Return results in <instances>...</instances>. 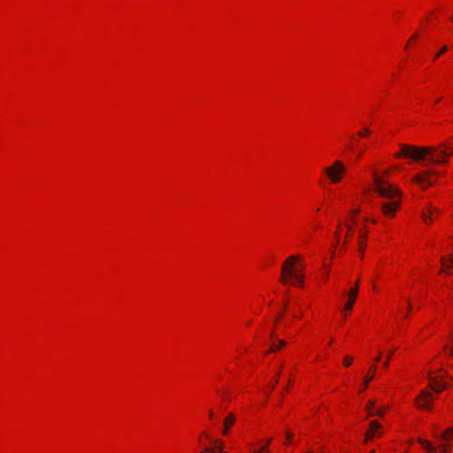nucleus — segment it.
<instances>
[{
    "label": "nucleus",
    "instance_id": "1",
    "mask_svg": "<svg viewBox=\"0 0 453 453\" xmlns=\"http://www.w3.org/2000/svg\"><path fill=\"white\" fill-rule=\"evenodd\" d=\"M453 153V148L445 144L439 146H414L410 144H400V151L395 154L397 158H411L417 162L428 164H444Z\"/></svg>",
    "mask_w": 453,
    "mask_h": 453
},
{
    "label": "nucleus",
    "instance_id": "2",
    "mask_svg": "<svg viewBox=\"0 0 453 453\" xmlns=\"http://www.w3.org/2000/svg\"><path fill=\"white\" fill-rule=\"evenodd\" d=\"M373 190L381 197L388 199L380 203V210L387 218H393L400 206L401 192L399 189L372 172Z\"/></svg>",
    "mask_w": 453,
    "mask_h": 453
},
{
    "label": "nucleus",
    "instance_id": "3",
    "mask_svg": "<svg viewBox=\"0 0 453 453\" xmlns=\"http://www.w3.org/2000/svg\"><path fill=\"white\" fill-rule=\"evenodd\" d=\"M299 257L297 256L289 257L282 265L281 269V281L283 283H288V277L293 278L298 285H302V281L303 280V275L297 273V267L295 266V263L297 262Z\"/></svg>",
    "mask_w": 453,
    "mask_h": 453
},
{
    "label": "nucleus",
    "instance_id": "4",
    "mask_svg": "<svg viewBox=\"0 0 453 453\" xmlns=\"http://www.w3.org/2000/svg\"><path fill=\"white\" fill-rule=\"evenodd\" d=\"M346 168L342 161H334V164L324 169L326 177L333 183H337L342 178Z\"/></svg>",
    "mask_w": 453,
    "mask_h": 453
},
{
    "label": "nucleus",
    "instance_id": "5",
    "mask_svg": "<svg viewBox=\"0 0 453 453\" xmlns=\"http://www.w3.org/2000/svg\"><path fill=\"white\" fill-rule=\"evenodd\" d=\"M435 437L441 441L440 446L442 453H448L450 450V446L447 443L449 441L453 440V427H449L439 434H435Z\"/></svg>",
    "mask_w": 453,
    "mask_h": 453
},
{
    "label": "nucleus",
    "instance_id": "6",
    "mask_svg": "<svg viewBox=\"0 0 453 453\" xmlns=\"http://www.w3.org/2000/svg\"><path fill=\"white\" fill-rule=\"evenodd\" d=\"M433 399L434 396L430 392L422 390L420 395L416 398V402L419 408L430 411L432 409Z\"/></svg>",
    "mask_w": 453,
    "mask_h": 453
},
{
    "label": "nucleus",
    "instance_id": "7",
    "mask_svg": "<svg viewBox=\"0 0 453 453\" xmlns=\"http://www.w3.org/2000/svg\"><path fill=\"white\" fill-rule=\"evenodd\" d=\"M432 171H425L413 177V181L419 185L422 188L432 186L434 182L428 178Z\"/></svg>",
    "mask_w": 453,
    "mask_h": 453
},
{
    "label": "nucleus",
    "instance_id": "8",
    "mask_svg": "<svg viewBox=\"0 0 453 453\" xmlns=\"http://www.w3.org/2000/svg\"><path fill=\"white\" fill-rule=\"evenodd\" d=\"M381 426L376 420H372L369 424V429L365 434V441L367 442L368 440L372 439L374 436H380Z\"/></svg>",
    "mask_w": 453,
    "mask_h": 453
},
{
    "label": "nucleus",
    "instance_id": "9",
    "mask_svg": "<svg viewBox=\"0 0 453 453\" xmlns=\"http://www.w3.org/2000/svg\"><path fill=\"white\" fill-rule=\"evenodd\" d=\"M428 380H429V386H430L431 389L433 391H434L435 393H441L445 388H447V384L439 380V378H437V377L429 376Z\"/></svg>",
    "mask_w": 453,
    "mask_h": 453
},
{
    "label": "nucleus",
    "instance_id": "10",
    "mask_svg": "<svg viewBox=\"0 0 453 453\" xmlns=\"http://www.w3.org/2000/svg\"><path fill=\"white\" fill-rule=\"evenodd\" d=\"M440 209L432 205L427 206L426 211H424L422 218L425 222L429 223L432 220L434 215H439Z\"/></svg>",
    "mask_w": 453,
    "mask_h": 453
},
{
    "label": "nucleus",
    "instance_id": "11",
    "mask_svg": "<svg viewBox=\"0 0 453 453\" xmlns=\"http://www.w3.org/2000/svg\"><path fill=\"white\" fill-rule=\"evenodd\" d=\"M357 293H358V288L357 287H354L353 288H351L349 290V292L348 294L349 300H348L347 303L344 306V310L349 311V310L352 309V307L354 305V303H355V300H356V297L357 296Z\"/></svg>",
    "mask_w": 453,
    "mask_h": 453
},
{
    "label": "nucleus",
    "instance_id": "12",
    "mask_svg": "<svg viewBox=\"0 0 453 453\" xmlns=\"http://www.w3.org/2000/svg\"><path fill=\"white\" fill-rule=\"evenodd\" d=\"M235 421V417L233 413H228V415L224 419V430L223 434H226L229 428L234 425Z\"/></svg>",
    "mask_w": 453,
    "mask_h": 453
},
{
    "label": "nucleus",
    "instance_id": "13",
    "mask_svg": "<svg viewBox=\"0 0 453 453\" xmlns=\"http://www.w3.org/2000/svg\"><path fill=\"white\" fill-rule=\"evenodd\" d=\"M418 442L421 444L423 449H425L429 453H436V449L427 441L423 439H418Z\"/></svg>",
    "mask_w": 453,
    "mask_h": 453
},
{
    "label": "nucleus",
    "instance_id": "14",
    "mask_svg": "<svg viewBox=\"0 0 453 453\" xmlns=\"http://www.w3.org/2000/svg\"><path fill=\"white\" fill-rule=\"evenodd\" d=\"M453 259L452 257L449 258V263L444 259L441 258V272H446L449 268H453L452 265Z\"/></svg>",
    "mask_w": 453,
    "mask_h": 453
},
{
    "label": "nucleus",
    "instance_id": "15",
    "mask_svg": "<svg viewBox=\"0 0 453 453\" xmlns=\"http://www.w3.org/2000/svg\"><path fill=\"white\" fill-rule=\"evenodd\" d=\"M285 345L286 342L284 340H277V344H273V346H272V348L267 351V353L277 351Z\"/></svg>",
    "mask_w": 453,
    "mask_h": 453
},
{
    "label": "nucleus",
    "instance_id": "16",
    "mask_svg": "<svg viewBox=\"0 0 453 453\" xmlns=\"http://www.w3.org/2000/svg\"><path fill=\"white\" fill-rule=\"evenodd\" d=\"M365 409L368 412V417L373 416V410L375 409V402L372 400L368 401L365 405Z\"/></svg>",
    "mask_w": 453,
    "mask_h": 453
},
{
    "label": "nucleus",
    "instance_id": "17",
    "mask_svg": "<svg viewBox=\"0 0 453 453\" xmlns=\"http://www.w3.org/2000/svg\"><path fill=\"white\" fill-rule=\"evenodd\" d=\"M395 349H392L388 351V356H387V359L383 362V367L384 368H388V365H389V360L390 358L392 357L394 352H395Z\"/></svg>",
    "mask_w": 453,
    "mask_h": 453
},
{
    "label": "nucleus",
    "instance_id": "18",
    "mask_svg": "<svg viewBox=\"0 0 453 453\" xmlns=\"http://www.w3.org/2000/svg\"><path fill=\"white\" fill-rule=\"evenodd\" d=\"M386 410L387 409L385 406H381V407L376 409L375 411H373V416L382 417L385 414Z\"/></svg>",
    "mask_w": 453,
    "mask_h": 453
},
{
    "label": "nucleus",
    "instance_id": "19",
    "mask_svg": "<svg viewBox=\"0 0 453 453\" xmlns=\"http://www.w3.org/2000/svg\"><path fill=\"white\" fill-rule=\"evenodd\" d=\"M448 50V47L446 45L442 46L441 50L435 54L434 60L439 58L442 54H444Z\"/></svg>",
    "mask_w": 453,
    "mask_h": 453
},
{
    "label": "nucleus",
    "instance_id": "20",
    "mask_svg": "<svg viewBox=\"0 0 453 453\" xmlns=\"http://www.w3.org/2000/svg\"><path fill=\"white\" fill-rule=\"evenodd\" d=\"M352 361H353V358L351 357H346L344 358L343 364H344L345 366H349V365H351Z\"/></svg>",
    "mask_w": 453,
    "mask_h": 453
},
{
    "label": "nucleus",
    "instance_id": "21",
    "mask_svg": "<svg viewBox=\"0 0 453 453\" xmlns=\"http://www.w3.org/2000/svg\"><path fill=\"white\" fill-rule=\"evenodd\" d=\"M370 130L368 128H364L362 131L358 133L359 136L368 135L370 134Z\"/></svg>",
    "mask_w": 453,
    "mask_h": 453
},
{
    "label": "nucleus",
    "instance_id": "22",
    "mask_svg": "<svg viewBox=\"0 0 453 453\" xmlns=\"http://www.w3.org/2000/svg\"><path fill=\"white\" fill-rule=\"evenodd\" d=\"M268 451H269L268 447H267V446H264V447H262V448L259 449V451H258V452H255V451H254L253 453H266V452H268Z\"/></svg>",
    "mask_w": 453,
    "mask_h": 453
},
{
    "label": "nucleus",
    "instance_id": "23",
    "mask_svg": "<svg viewBox=\"0 0 453 453\" xmlns=\"http://www.w3.org/2000/svg\"><path fill=\"white\" fill-rule=\"evenodd\" d=\"M372 379V376L371 377L366 376L365 378V381H364L365 388H366L368 386V383L371 381Z\"/></svg>",
    "mask_w": 453,
    "mask_h": 453
},
{
    "label": "nucleus",
    "instance_id": "24",
    "mask_svg": "<svg viewBox=\"0 0 453 453\" xmlns=\"http://www.w3.org/2000/svg\"><path fill=\"white\" fill-rule=\"evenodd\" d=\"M444 349H446L448 351V354L450 356V357H453V348H449L448 349L446 346L444 347Z\"/></svg>",
    "mask_w": 453,
    "mask_h": 453
},
{
    "label": "nucleus",
    "instance_id": "25",
    "mask_svg": "<svg viewBox=\"0 0 453 453\" xmlns=\"http://www.w3.org/2000/svg\"><path fill=\"white\" fill-rule=\"evenodd\" d=\"M279 373L277 374L276 376V379H273V381H274L272 385V388H274L275 385L278 383V379H279Z\"/></svg>",
    "mask_w": 453,
    "mask_h": 453
},
{
    "label": "nucleus",
    "instance_id": "26",
    "mask_svg": "<svg viewBox=\"0 0 453 453\" xmlns=\"http://www.w3.org/2000/svg\"><path fill=\"white\" fill-rule=\"evenodd\" d=\"M279 373L277 374L276 376V379H273V381H274L272 385V388H274L275 385L278 383V379H279Z\"/></svg>",
    "mask_w": 453,
    "mask_h": 453
},
{
    "label": "nucleus",
    "instance_id": "27",
    "mask_svg": "<svg viewBox=\"0 0 453 453\" xmlns=\"http://www.w3.org/2000/svg\"><path fill=\"white\" fill-rule=\"evenodd\" d=\"M381 356H382V353H381V351L380 350V351L378 352V355H377L376 358H375V361H376V362H379V361L380 360V358H381Z\"/></svg>",
    "mask_w": 453,
    "mask_h": 453
},
{
    "label": "nucleus",
    "instance_id": "28",
    "mask_svg": "<svg viewBox=\"0 0 453 453\" xmlns=\"http://www.w3.org/2000/svg\"><path fill=\"white\" fill-rule=\"evenodd\" d=\"M286 436H287V438H286V441H286V443H288V442H289V441H290V438H291V434L287 433Z\"/></svg>",
    "mask_w": 453,
    "mask_h": 453
},
{
    "label": "nucleus",
    "instance_id": "29",
    "mask_svg": "<svg viewBox=\"0 0 453 453\" xmlns=\"http://www.w3.org/2000/svg\"><path fill=\"white\" fill-rule=\"evenodd\" d=\"M359 245H360V247H359V250H360V251H361V253L363 254V253H364V246H363L362 242H359Z\"/></svg>",
    "mask_w": 453,
    "mask_h": 453
},
{
    "label": "nucleus",
    "instance_id": "30",
    "mask_svg": "<svg viewBox=\"0 0 453 453\" xmlns=\"http://www.w3.org/2000/svg\"><path fill=\"white\" fill-rule=\"evenodd\" d=\"M363 153H364V150H361L357 155V157L359 158Z\"/></svg>",
    "mask_w": 453,
    "mask_h": 453
},
{
    "label": "nucleus",
    "instance_id": "31",
    "mask_svg": "<svg viewBox=\"0 0 453 453\" xmlns=\"http://www.w3.org/2000/svg\"><path fill=\"white\" fill-rule=\"evenodd\" d=\"M295 264H296V262ZM295 266H296V267H297V273H299V269H301V265H295Z\"/></svg>",
    "mask_w": 453,
    "mask_h": 453
},
{
    "label": "nucleus",
    "instance_id": "32",
    "mask_svg": "<svg viewBox=\"0 0 453 453\" xmlns=\"http://www.w3.org/2000/svg\"><path fill=\"white\" fill-rule=\"evenodd\" d=\"M407 302H408V309L411 310V302H410V300H407Z\"/></svg>",
    "mask_w": 453,
    "mask_h": 453
},
{
    "label": "nucleus",
    "instance_id": "33",
    "mask_svg": "<svg viewBox=\"0 0 453 453\" xmlns=\"http://www.w3.org/2000/svg\"><path fill=\"white\" fill-rule=\"evenodd\" d=\"M375 370H376V367H375L374 365H372V366L371 367V371H372V372H375Z\"/></svg>",
    "mask_w": 453,
    "mask_h": 453
},
{
    "label": "nucleus",
    "instance_id": "34",
    "mask_svg": "<svg viewBox=\"0 0 453 453\" xmlns=\"http://www.w3.org/2000/svg\"><path fill=\"white\" fill-rule=\"evenodd\" d=\"M281 316H282V313H280V315H278V319L275 320V322H277V321H278V319L281 318Z\"/></svg>",
    "mask_w": 453,
    "mask_h": 453
},
{
    "label": "nucleus",
    "instance_id": "35",
    "mask_svg": "<svg viewBox=\"0 0 453 453\" xmlns=\"http://www.w3.org/2000/svg\"><path fill=\"white\" fill-rule=\"evenodd\" d=\"M209 416H210V418H212V417H213V412H212V411H210V412H209Z\"/></svg>",
    "mask_w": 453,
    "mask_h": 453
},
{
    "label": "nucleus",
    "instance_id": "36",
    "mask_svg": "<svg viewBox=\"0 0 453 453\" xmlns=\"http://www.w3.org/2000/svg\"><path fill=\"white\" fill-rule=\"evenodd\" d=\"M271 441H272V439H269V440L267 441V442H266V445H265V446H267V447H268V445L270 444Z\"/></svg>",
    "mask_w": 453,
    "mask_h": 453
},
{
    "label": "nucleus",
    "instance_id": "37",
    "mask_svg": "<svg viewBox=\"0 0 453 453\" xmlns=\"http://www.w3.org/2000/svg\"><path fill=\"white\" fill-rule=\"evenodd\" d=\"M358 283H359V280H356V286H355V287H357V288Z\"/></svg>",
    "mask_w": 453,
    "mask_h": 453
},
{
    "label": "nucleus",
    "instance_id": "38",
    "mask_svg": "<svg viewBox=\"0 0 453 453\" xmlns=\"http://www.w3.org/2000/svg\"><path fill=\"white\" fill-rule=\"evenodd\" d=\"M328 273H329V272H328V271H326V273H325V277H326V278L328 276Z\"/></svg>",
    "mask_w": 453,
    "mask_h": 453
},
{
    "label": "nucleus",
    "instance_id": "39",
    "mask_svg": "<svg viewBox=\"0 0 453 453\" xmlns=\"http://www.w3.org/2000/svg\"><path fill=\"white\" fill-rule=\"evenodd\" d=\"M274 336H275L274 332H273V333L271 334V337H272V338H274Z\"/></svg>",
    "mask_w": 453,
    "mask_h": 453
},
{
    "label": "nucleus",
    "instance_id": "40",
    "mask_svg": "<svg viewBox=\"0 0 453 453\" xmlns=\"http://www.w3.org/2000/svg\"><path fill=\"white\" fill-rule=\"evenodd\" d=\"M388 173H389V170H386L385 174H388Z\"/></svg>",
    "mask_w": 453,
    "mask_h": 453
},
{
    "label": "nucleus",
    "instance_id": "41",
    "mask_svg": "<svg viewBox=\"0 0 453 453\" xmlns=\"http://www.w3.org/2000/svg\"><path fill=\"white\" fill-rule=\"evenodd\" d=\"M365 234H360V238H365Z\"/></svg>",
    "mask_w": 453,
    "mask_h": 453
},
{
    "label": "nucleus",
    "instance_id": "42",
    "mask_svg": "<svg viewBox=\"0 0 453 453\" xmlns=\"http://www.w3.org/2000/svg\"><path fill=\"white\" fill-rule=\"evenodd\" d=\"M450 19L453 21V15L450 17Z\"/></svg>",
    "mask_w": 453,
    "mask_h": 453
},
{
    "label": "nucleus",
    "instance_id": "43",
    "mask_svg": "<svg viewBox=\"0 0 453 453\" xmlns=\"http://www.w3.org/2000/svg\"><path fill=\"white\" fill-rule=\"evenodd\" d=\"M372 453H374V451H372Z\"/></svg>",
    "mask_w": 453,
    "mask_h": 453
}]
</instances>
